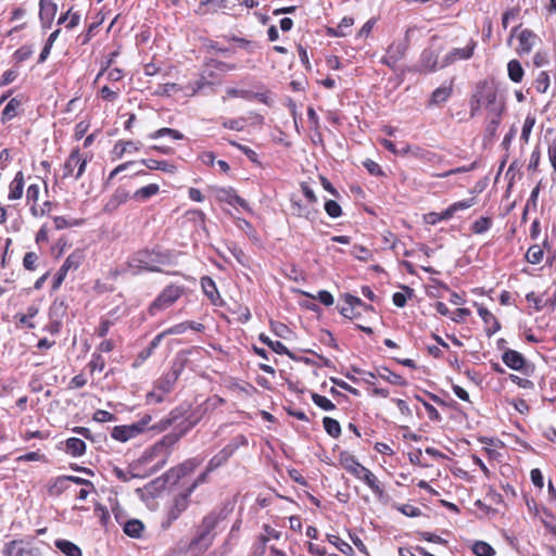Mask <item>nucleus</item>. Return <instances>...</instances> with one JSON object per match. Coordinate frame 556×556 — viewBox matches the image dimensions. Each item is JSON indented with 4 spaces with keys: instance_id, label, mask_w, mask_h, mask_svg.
I'll use <instances>...</instances> for the list:
<instances>
[{
    "instance_id": "43",
    "label": "nucleus",
    "mask_w": 556,
    "mask_h": 556,
    "mask_svg": "<svg viewBox=\"0 0 556 556\" xmlns=\"http://www.w3.org/2000/svg\"><path fill=\"white\" fill-rule=\"evenodd\" d=\"M163 136H169L174 140H180L184 138V135L180 131H178L176 129H172V128H161V129L154 131L153 134H151L150 138L157 139Z\"/></svg>"
},
{
    "instance_id": "36",
    "label": "nucleus",
    "mask_w": 556,
    "mask_h": 556,
    "mask_svg": "<svg viewBox=\"0 0 556 556\" xmlns=\"http://www.w3.org/2000/svg\"><path fill=\"white\" fill-rule=\"evenodd\" d=\"M80 21V15L77 13H73L71 11L66 12V14L60 16L58 24L65 25V30L68 31L73 29Z\"/></svg>"
},
{
    "instance_id": "37",
    "label": "nucleus",
    "mask_w": 556,
    "mask_h": 556,
    "mask_svg": "<svg viewBox=\"0 0 556 556\" xmlns=\"http://www.w3.org/2000/svg\"><path fill=\"white\" fill-rule=\"evenodd\" d=\"M323 424H324V428H325L326 432L330 437L338 438L341 434V427H340V424L338 422V420L330 418V417H325L323 419Z\"/></svg>"
},
{
    "instance_id": "49",
    "label": "nucleus",
    "mask_w": 556,
    "mask_h": 556,
    "mask_svg": "<svg viewBox=\"0 0 556 556\" xmlns=\"http://www.w3.org/2000/svg\"><path fill=\"white\" fill-rule=\"evenodd\" d=\"M325 211L331 218H338L342 214L341 206L333 200H328L325 203Z\"/></svg>"
},
{
    "instance_id": "9",
    "label": "nucleus",
    "mask_w": 556,
    "mask_h": 556,
    "mask_svg": "<svg viewBox=\"0 0 556 556\" xmlns=\"http://www.w3.org/2000/svg\"><path fill=\"white\" fill-rule=\"evenodd\" d=\"M408 46L407 37H397L387 50L386 62L388 65L394 64L405 53Z\"/></svg>"
},
{
    "instance_id": "16",
    "label": "nucleus",
    "mask_w": 556,
    "mask_h": 556,
    "mask_svg": "<svg viewBox=\"0 0 556 556\" xmlns=\"http://www.w3.org/2000/svg\"><path fill=\"white\" fill-rule=\"evenodd\" d=\"M475 47H476V43L472 40H470L466 45V47L453 49L446 55L445 64L453 63V62H455L457 60H467V59H469L472 55V53H473Z\"/></svg>"
},
{
    "instance_id": "18",
    "label": "nucleus",
    "mask_w": 556,
    "mask_h": 556,
    "mask_svg": "<svg viewBox=\"0 0 556 556\" xmlns=\"http://www.w3.org/2000/svg\"><path fill=\"white\" fill-rule=\"evenodd\" d=\"M502 24L505 31H510V35H530L527 29L517 33L519 25L517 24V14L514 12H506L502 17Z\"/></svg>"
},
{
    "instance_id": "24",
    "label": "nucleus",
    "mask_w": 556,
    "mask_h": 556,
    "mask_svg": "<svg viewBox=\"0 0 556 556\" xmlns=\"http://www.w3.org/2000/svg\"><path fill=\"white\" fill-rule=\"evenodd\" d=\"M359 479L363 480L375 494L379 496L383 494V489L378 478L369 469H366L359 477Z\"/></svg>"
},
{
    "instance_id": "21",
    "label": "nucleus",
    "mask_w": 556,
    "mask_h": 556,
    "mask_svg": "<svg viewBox=\"0 0 556 556\" xmlns=\"http://www.w3.org/2000/svg\"><path fill=\"white\" fill-rule=\"evenodd\" d=\"M128 199V192L123 189H117L104 206L105 212L115 211L121 204L125 203Z\"/></svg>"
},
{
    "instance_id": "48",
    "label": "nucleus",
    "mask_w": 556,
    "mask_h": 556,
    "mask_svg": "<svg viewBox=\"0 0 556 556\" xmlns=\"http://www.w3.org/2000/svg\"><path fill=\"white\" fill-rule=\"evenodd\" d=\"M491 227V219L488 217H480L472 224V231L475 233H483L488 231Z\"/></svg>"
},
{
    "instance_id": "28",
    "label": "nucleus",
    "mask_w": 556,
    "mask_h": 556,
    "mask_svg": "<svg viewBox=\"0 0 556 556\" xmlns=\"http://www.w3.org/2000/svg\"><path fill=\"white\" fill-rule=\"evenodd\" d=\"M200 463L201 462L199 459L191 458V459L186 460L181 465L177 466L172 471L179 479V478L185 477L188 473L192 472L200 465Z\"/></svg>"
},
{
    "instance_id": "19",
    "label": "nucleus",
    "mask_w": 556,
    "mask_h": 556,
    "mask_svg": "<svg viewBox=\"0 0 556 556\" xmlns=\"http://www.w3.org/2000/svg\"><path fill=\"white\" fill-rule=\"evenodd\" d=\"M201 286L204 291V293L207 295V298L211 300V302L214 305H217L219 303V293L217 291V288L215 286V282L212 278L205 276L201 279Z\"/></svg>"
},
{
    "instance_id": "35",
    "label": "nucleus",
    "mask_w": 556,
    "mask_h": 556,
    "mask_svg": "<svg viewBox=\"0 0 556 556\" xmlns=\"http://www.w3.org/2000/svg\"><path fill=\"white\" fill-rule=\"evenodd\" d=\"M508 76L514 83H520L523 77V68L517 60H511L507 65Z\"/></svg>"
},
{
    "instance_id": "6",
    "label": "nucleus",
    "mask_w": 556,
    "mask_h": 556,
    "mask_svg": "<svg viewBox=\"0 0 556 556\" xmlns=\"http://www.w3.org/2000/svg\"><path fill=\"white\" fill-rule=\"evenodd\" d=\"M86 165L87 159L83 157L78 150H75L71 153V155L64 164L63 176H74L75 179H78L85 172Z\"/></svg>"
},
{
    "instance_id": "55",
    "label": "nucleus",
    "mask_w": 556,
    "mask_h": 556,
    "mask_svg": "<svg viewBox=\"0 0 556 556\" xmlns=\"http://www.w3.org/2000/svg\"><path fill=\"white\" fill-rule=\"evenodd\" d=\"M38 261V256L35 252H27L23 258V265L28 270H34L36 268V263Z\"/></svg>"
},
{
    "instance_id": "46",
    "label": "nucleus",
    "mask_w": 556,
    "mask_h": 556,
    "mask_svg": "<svg viewBox=\"0 0 556 556\" xmlns=\"http://www.w3.org/2000/svg\"><path fill=\"white\" fill-rule=\"evenodd\" d=\"M312 400L318 407L324 410H332L336 407L329 399L317 393L312 394Z\"/></svg>"
},
{
    "instance_id": "56",
    "label": "nucleus",
    "mask_w": 556,
    "mask_h": 556,
    "mask_svg": "<svg viewBox=\"0 0 556 556\" xmlns=\"http://www.w3.org/2000/svg\"><path fill=\"white\" fill-rule=\"evenodd\" d=\"M93 420L98 422H109L115 420V416L108 410L99 409L93 414Z\"/></svg>"
},
{
    "instance_id": "60",
    "label": "nucleus",
    "mask_w": 556,
    "mask_h": 556,
    "mask_svg": "<svg viewBox=\"0 0 556 556\" xmlns=\"http://www.w3.org/2000/svg\"><path fill=\"white\" fill-rule=\"evenodd\" d=\"M217 197L220 201H226L229 204H233V200L236 198V193L232 190L220 189L217 192Z\"/></svg>"
},
{
    "instance_id": "50",
    "label": "nucleus",
    "mask_w": 556,
    "mask_h": 556,
    "mask_svg": "<svg viewBox=\"0 0 556 556\" xmlns=\"http://www.w3.org/2000/svg\"><path fill=\"white\" fill-rule=\"evenodd\" d=\"M526 299L529 303L533 304L536 311H541L548 305V301H544L542 296H538L534 292L528 293Z\"/></svg>"
},
{
    "instance_id": "29",
    "label": "nucleus",
    "mask_w": 556,
    "mask_h": 556,
    "mask_svg": "<svg viewBox=\"0 0 556 556\" xmlns=\"http://www.w3.org/2000/svg\"><path fill=\"white\" fill-rule=\"evenodd\" d=\"M377 375L381 379L395 386H404L406 383V381L400 375L392 372L386 367L377 369Z\"/></svg>"
},
{
    "instance_id": "33",
    "label": "nucleus",
    "mask_w": 556,
    "mask_h": 556,
    "mask_svg": "<svg viewBox=\"0 0 556 556\" xmlns=\"http://www.w3.org/2000/svg\"><path fill=\"white\" fill-rule=\"evenodd\" d=\"M143 529V523L138 519L128 520L124 526V532L131 538H140Z\"/></svg>"
},
{
    "instance_id": "31",
    "label": "nucleus",
    "mask_w": 556,
    "mask_h": 556,
    "mask_svg": "<svg viewBox=\"0 0 556 556\" xmlns=\"http://www.w3.org/2000/svg\"><path fill=\"white\" fill-rule=\"evenodd\" d=\"M195 420H190L189 418H185L178 424V428L180 431L178 433H170L166 437L167 440H170L172 442L178 441L184 434H186L191 428H193L197 424Z\"/></svg>"
},
{
    "instance_id": "12",
    "label": "nucleus",
    "mask_w": 556,
    "mask_h": 556,
    "mask_svg": "<svg viewBox=\"0 0 556 556\" xmlns=\"http://www.w3.org/2000/svg\"><path fill=\"white\" fill-rule=\"evenodd\" d=\"M453 93V84L442 85L434 89L428 101V106H441L451 98Z\"/></svg>"
},
{
    "instance_id": "26",
    "label": "nucleus",
    "mask_w": 556,
    "mask_h": 556,
    "mask_svg": "<svg viewBox=\"0 0 556 556\" xmlns=\"http://www.w3.org/2000/svg\"><path fill=\"white\" fill-rule=\"evenodd\" d=\"M159 191H160V187L157 184H150L148 186H144V187L138 189L134 193L132 198L136 201L143 202V201L150 199L151 197L155 195Z\"/></svg>"
},
{
    "instance_id": "61",
    "label": "nucleus",
    "mask_w": 556,
    "mask_h": 556,
    "mask_svg": "<svg viewBox=\"0 0 556 556\" xmlns=\"http://www.w3.org/2000/svg\"><path fill=\"white\" fill-rule=\"evenodd\" d=\"M60 482H64V481H72L76 484H80V485H87V486H90V488H93L92 483L89 481V480H86L84 478H80V477H75V476H65V477H61L59 479Z\"/></svg>"
},
{
    "instance_id": "8",
    "label": "nucleus",
    "mask_w": 556,
    "mask_h": 556,
    "mask_svg": "<svg viewBox=\"0 0 556 556\" xmlns=\"http://www.w3.org/2000/svg\"><path fill=\"white\" fill-rule=\"evenodd\" d=\"M3 552L7 556H40L38 548L22 540L11 541Z\"/></svg>"
},
{
    "instance_id": "39",
    "label": "nucleus",
    "mask_w": 556,
    "mask_h": 556,
    "mask_svg": "<svg viewBox=\"0 0 556 556\" xmlns=\"http://www.w3.org/2000/svg\"><path fill=\"white\" fill-rule=\"evenodd\" d=\"M544 251L542 247L534 244L526 253V258L531 264H539L543 260Z\"/></svg>"
},
{
    "instance_id": "34",
    "label": "nucleus",
    "mask_w": 556,
    "mask_h": 556,
    "mask_svg": "<svg viewBox=\"0 0 556 556\" xmlns=\"http://www.w3.org/2000/svg\"><path fill=\"white\" fill-rule=\"evenodd\" d=\"M327 540L344 555L354 556V551L352 546L342 539H340L339 536L333 534H327Z\"/></svg>"
},
{
    "instance_id": "13",
    "label": "nucleus",
    "mask_w": 556,
    "mask_h": 556,
    "mask_svg": "<svg viewBox=\"0 0 556 556\" xmlns=\"http://www.w3.org/2000/svg\"><path fill=\"white\" fill-rule=\"evenodd\" d=\"M39 192H40V188L36 184L30 185L27 188V192H26L27 202H28V204H30V212H31L33 216H35V217L43 216L45 214H47L46 208L38 207L37 202L39 199Z\"/></svg>"
},
{
    "instance_id": "4",
    "label": "nucleus",
    "mask_w": 556,
    "mask_h": 556,
    "mask_svg": "<svg viewBox=\"0 0 556 556\" xmlns=\"http://www.w3.org/2000/svg\"><path fill=\"white\" fill-rule=\"evenodd\" d=\"M85 258V253L83 250H75L72 252L66 260L64 261L63 265L60 267L59 271L56 273L54 277L53 282V289H58L61 283L64 281L67 273L70 270H76L83 263Z\"/></svg>"
},
{
    "instance_id": "59",
    "label": "nucleus",
    "mask_w": 556,
    "mask_h": 556,
    "mask_svg": "<svg viewBox=\"0 0 556 556\" xmlns=\"http://www.w3.org/2000/svg\"><path fill=\"white\" fill-rule=\"evenodd\" d=\"M223 126L231 130L241 131L244 128V119H228L223 123Z\"/></svg>"
},
{
    "instance_id": "10",
    "label": "nucleus",
    "mask_w": 556,
    "mask_h": 556,
    "mask_svg": "<svg viewBox=\"0 0 556 556\" xmlns=\"http://www.w3.org/2000/svg\"><path fill=\"white\" fill-rule=\"evenodd\" d=\"M191 493L188 491L185 494H179L174 498L173 505L167 513L166 527H168L174 520H176L182 511L188 507V497Z\"/></svg>"
},
{
    "instance_id": "42",
    "label": "nucleus",
    "mask_w": 556,
    "mask_h": 556,
    "mask_svg": "<svg viewBox=\"0 0 556 556\" xmlns=\"http://www.w3.org/2000/svg\"><path fill=\"white\" fill-rule=\"evenodd\" d=\"M176 380V372L167 374L157 382V389H160L163 393H168L172 390Z\"/></svg>"
},
{
    "instance_id": "63",
    "label": "nucleus",
    "mask_w": 556,
    "mask_h": 556,
    "mask_svg": "<svg viewBox=\"0 0 556 556\" xmlns=\"http://www.w3.org/2000/svg\"><path fill=\"white\" fill-rule=\"evenodd\" d=\"M18 76V72L16 70L5 71L2 75L1 85H9L13 83Z\"/></svg>"
},
{
    "instance_id": "38",
    "label": "nucleus",
    "mask_w": 556,
    "mask_h": 556,
    "mask_svg": "<svg viewBox=\"0 0 556 556\" xmlns=\"http://www.w3.org/2000/svg\"><path fill=\"white\" fill-rule=\"evenodd\" d=\"M260 340L263 343H265L266 345H268L277 354H280V355H283V354L289 355L290 354L288 349L280 341H273L267 336H265L263 333L260 334Z\"/></svg>"
},
{
    "instance_id": "40",
    "label": "nucleus",
    "mask_w": 556,
    "mask_h": 556,
    "mask_svg": "<svg viewBox=\"0 0 556 556\" xmlns=\"http://www.w3.org/2000/svg\"><path fill=\"white\" fill-rule=\"evenodd\" d=\"M138 146L132 141H118L114 146V153L117 157H122L124 153L138 151Z\"/></svg>"
},
{
    "instance_id": "27",
    "label": "nucleus",
    "mask_w": 556,
    "mask_h": 556,
    "mask_svg": "<svg viewBox=\"0 0 556 556\" xmlns=\"http://www.w3.org/2000/svg\"><path fill=\"white\" fill-rule=\"evenodd\" d=\"M342 465L350 473H352L357 479H359L363 472L367 469L366 467L361 465L354 457L351 456L342 459Z\"/></svg>"
},
{
    "instance_id": "15",
    "label": "nucleus",
    "mask_w": 556,
    "mask_h": 556,
    "mask_svg": "<svg viewBox=\"0 0 556 556\" xmlns=\"http://www.w3.org/2000/svg\"><path fill=\"white\" fill-rule=\"evenodd\" d=\"M535 37H509L508 45L514 47L519 55L528 54L534 46Z\"/></svg>"
},
{
    "instance_id": "62",
    "label": "nucleus",
    "mask_w": 556,
    "mask_h": 556,
    "mask_svg": "<svg viewBox=\"0 0 556 556\" xmlns=\"http://www.w3.org/2000/svg\"><path fill=\"white\" fill-rule=\"evenodd\" d=\"M188 329V325H187V321H184V323H180V324H177L166 330L165 333L166 336H169V334H181L184 333L186 330Z\"/></svg>"
},
{
    "instance_id": "23",
    "label": "nucleus",
    "mask_w": 556,
    "mask_h": 556,
    "mask_svg": "<svg viewBox=\"0 0 556 556\" xmlns=\"http://www.w3.org/2000/svg\"><path fill=\"white\" fill-rule=\"evenodd\" d=\"M40 11L39 15L43 23H49L54 17L56 12V5L52 0H40L39 2Z\"/></svg>"
},
{
    "instance_id": "2",
    "label": "nucleus",
    "mask_w": 556,
    "mask_h": 556,
    "mask_svg": "<svg viewBox=\"0 0 556 556\" xmlns=\"http://www.w3.org/2000/svg\"><path fill=\"white\" fill-rule=\"evenodd\" d=\"M182 417L184 410L181 408H176L172 410L168 416L162 418L159 422H155L153 425H151L153 419L151 415H144L135 424L139 428L138 430L140 433L147 430H152L159 433L168 429L172 425L176 424Z\"/></svg>"
},
{
    "instance_id": "30",
    "label": "nucleus",
    "mask_w": 556,
    "mask_h": 556,
    "mask_svg": "<svg viewBox=\"0 0 556 556\" xmlns=\"http://www.w3.org/2000/svg\"><path fill=\"white\" fill-rule=\"evenodd\" d=\"M478 314L483 319V321L488 325L489 330L495 332L500 329V324L494 317V315L485 307L479 306Z\"/></svg>"
},
{
    "instance_id": "5",
    "label": "nucleus",
    "mask_w": 556,
    "mask_h": 556,
    "mask_svg": "<svg viewBox=\"0 0 556 556\" xmlns=\"http://www.w3.org/2000/svg\"><path fill=\"white\" fill-rule=\"evenodd\" d=\"M182 292L184 289L181 287L174 285L166 287L151 304L150 312L154 314L156 311L169 307L181 296Z\"/></svg>"
},
{
    "instance_id": "57",
    "label": "nucleus",
    "mask_w": 556,
    "mask_h": 556,
    "mask_svg": "<svg viewBox=\"0 0 556 556\" xmlns=\"http://www.w3.org/2000/svg\"><path fill=\"white\" fill-rule=\"evenodd\" d=\"M444 216H445V211L442 212L441 214L431 212V213L426 214L424 219L429 225H435L441 220H445V219L450 218V217H444Z\"/></svg>"
},
{
    "instance_id": "11",
    "label": "nucleus",
    "mask_w": 556,
    "mask_h": 556,
    "mask_svg": "<svg viewBox=\"0 0 556 556\" xmlns=\"http://www.w3.org/2000/svg\"><path fill=\"white\" fill-rule=\"evenodd\" d=\"M291 213L296 217L313 222L316 219L318 211L313 205L303 204L301 201L292 198Z\"/></svg>"
},
{
    "instance_id": "52",
    "label": "nucleus",
    "mask_w": 556,
    "mask_h": 556,
    "mask_svg": "<svg viewBox=\"0 0 556 556\" xmlns=\"http://www.w3.org/2000/svg\"><path fill=\"white\" fill-rule=\"evenodd\" d=\"M351 254L361 261H368L371 257V252L363 245H354Z\"/></svg>"
},
{
    "instance_id": "22",
    "label": "nucleus",
    "mask_w": 556,
    "mask_h": 556,
    "mask_svg": "<svg viewBox=\"0 0 556 556\" xmlns=\"http://www.w3.org/2000/svg\"><path fill=\"white\" fill-rule=\"evenodd\" d=\"M54 544L66 556H83L80 547L71 541L59 539Z\"/></svg>"
},
{
    "instance_id": "44",
    "label": "nucleus",
    "mask_w": 556,
    "mask_h": 556,
    "mask_svg": "<svg viewBox=\"0 0 556 556\" xmlns=\"http://www.w3.org/2000/svg\"><path fill=\"white\" fill-rule=\"evenodd\" d=\"M21 102L16 99H11L2 111V119H11L16 115V111L20 108Z\"/></svg>"
},
{
    "instance_id": "64",
    "label": "nucleus",
    "mask_w": 556,
    "mask_h": 556,
    "mask_svg": "<svg viewBox=\"0 0 556 556\" xmlns=\"http://www.w3.org/2000/svg\"><path fill=\"white\" fill-rule=\"evenodd\" d=\"M399 509L408 517H417L420 515V509L412 505H403Z\"/></svg>"
},
{
    "instance_id": "17",
    "label": "nucleus",
    "mask_w": 556,
    "mask_h": 556,
    "mask_svg": "<svg viewBox=\"0 0 556 556\" xmlns=\"http://www.w3.org/2000/svg\"><path fill=\"white\" fill-rule=\"evenodd\" d=\"M502 359L505 365L514 370H521L526 364L523 356L514 350L506 351L503 354Z\"/></svg>"
},
{
    "instance_id": "47",
    "label": "nucleus",
    "mask_w": 556,
    "mask_h": 556,
    "mask_svg": "<svg viewBox=\"0 0 556 556\" xmlns=\"http://www.w3.org/2000/svg\"><path fill=\"white\" fill-rule=\"evenodd\" d=\"M534 125H535V117L532 115H528L526 117L523 126H522L521 140H523L525 142L529 141V138H530V135H531V131H532V128Z\"/></svg>"
},
{
    "instance_id": "1",
    "label": "nucleus",
    "mask_w": 556,
    "mask_h": 556,
    "mask_svg": "<svg viewBox=\"0 0 556 556\" xmlns=\"http://www.w3.org/2000/svg\"><path fill=\"white\" fill-rule=\"evenodd\" d=\"M481 109H485L489 114H502L504 103L497 99V93L493 85L481 81L478 84L470 101V115L473 117Z\"/></svg>"
},
{
    "instance_id": "32",
    "label": "nucleus",
    "mask_w": 556,
    "mask_h": 556,
    "mask_svg": "<svg viewBox=\"0 0 556 556\" xmlns=\"http://www.w3.org/2000/svg\"><path fill=\"white\" fill-rule=\"evenodd\" d=\"M141 163L150 169H160L165 173H174L176 170V166L166 161L142 160Z\"/></svg>"
},
{
    "instance_id": "58",
    "label": "nucleus",
    "mask_w": 556,
    "mask_h": 556,
    "mask_svg": "<svg viewBox=\"0 0 556 556\" xmlns=\"http://www.w3.org/2000/svg\"><path fill=\"white\" fill-rule=\"evenodd\" d=\"M500 117H501V114H496V113H492V114L488 115V118L490 119V122L488 124L486 131L490 135L495 134V131L500 125Z\"/></svg>"
},
{
    "instance_id": "20",
    "label": "nucleus",
    "mask_w": 556,
    "mask_h": 556,
    "mask_svg": "<svg viewBox=\"0 0 556 556\" xmlns=\"http://www.w3.org/2000/svg\"><path fill=\"white\" fill-rule=\"evenodd\" d=\"M24 190V175L22 172H17L14 179L10 185L9 199L18 200L23 195Z\"/></svg>"
},
{
    "instance_id": "53",
    "label": "nucleus",
    "mask_w": 556,
    "mask_h": 556,
    "mask_svg": "<svg viewBox=\"0 0 556 556\" xmlns=\"http://www.w3.org/2000/svg\"><path fill=\"white\" fill-rule=\"evenodd\" d=\"M201 8H206L203 12H215L225 7V0H202Z\"/></svg>"
},
{
    "instance_id": "51",
    "label": "nucleus",
    "mask_w": 556,
    "mask_h": 556,
    "mask_svg": "<svg viewBox=\"0 0 556 556\" xmlns=\"http://www.w3.org/2000/svg\"><path fill=\"white\" fill-rule=\"evenodd\" d=\"M38 313V308L36 306H29L27 308V314L20 315L18 320L21 324L26 325L28 328H34V324L30 323V319L35 317Z\"/></svg>"
},
{
    "instance_id": "45",
    "label": "nucleus",
    "mask_w": 556,
    "mask_h": 556,
    "mask_svg": "<svg viewBox=\"0 0 556 556\" xmlns=\"http://www.w3.org/2000/svg\"><path fill=\"white\" fill-rule=\"evenodd\" d=\"M473 205V199L464 200L460 202H456L452 204L450 207L445 210V216L444 217H452L453 214L458 210H465Z\"/></svg>"
},
{
    "instance_id": "41",
    "label": "nucleus",
    "mask_w": 556,
    "mask_h": 556,
    "mask_svg": "<svg viewBox=\"0 0 556 556\" xmlns=\"http://www.w3.org/2000/svg\"><path fill=\"white\" fill-rule=\"evenodd\" d=\"M472 552L477 556H493L495 554L493 547L483 541L476 542L472 546Z\"/></svg>"
},
{
    "instance_id": "7",
    "label": "nucleus",
    "mask_w": 556,
    "mask_h": 556,
    "mask_svg": "<svg viewBox=\"0 0 556 556\" xmlns=\"http://www.w3.org/2000/svg\"><path fill=\"white\" fill-rule=\"evenodd\" d=\"M160 254L153 251H141L131 260V265L139 269H147L151 271L159 270L157 263Z\"/></svg>"
},
{
    "instance_id": "3",
    "label": "nucleus",
    "mask_w": 556,
    "mask_h": 556,
    "mask_svg": "<svg viewBox=\"0 0 556 556\" xmlns=\"http://www.w3.org/2000/svg\"><path fill=\"white\" fill-rule=\"evenodd\" d=\"M248 441L245 437L239 435L235 438L230 443L223 447L217 454H215L207 464V471H213L224 464L233 455V453L241 445H247Z\"/></svg>"
},
{
    "instance_id": "14",
    "label": "nucleus",
    "mask_w": 556,
    "mask_h": 556,
    "mask_svg": "<svg viewBox=\"0 0 556 556\" xmlns=\"http://www.w3.org/2000/svg\"><path fill=\"white\" fill-rule=\"evenodd\" d=\"M138 429L135 422L127 426H116L113 428L111 435L117 441L126 442L140 434Z\"/></svg>"
},
{
    "instance_id": "54",
    "label": "nucleus",
    "mask_w": 556,
    "mask_h": 556,
    "mask_svg": "<svg viewBox=\"0 0 556 556\" xmlns=\"http://www.w3.org/2000/svg\"><path fill=\"white\" fill-rule=\"evenodd\" d=\"M549 86V77L546 72H541L535 80V88L539 92H545Z\"/></svg>"
},
{
    "instance_id": "25",
    "label": "nucleus",
    "mask_w": 556,
    "mask_h": 556,
    "mask_svg": "<svg viewBox=\"0 0 556 556\" xmlns=\"http://www.w3.org/2000/svg\"><path fill=\"white\" fill-rule=\"evenodd\" d=\"M86 451V443L78 438H70L66 440V452L74 457L81 456Z\"/></svg>"
}]
</instances>
